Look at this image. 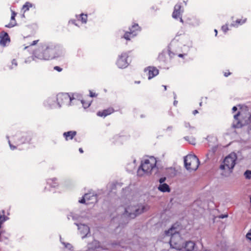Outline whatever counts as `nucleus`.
Returning <instances> with one entry per match:
<instances>
[{"mask_svg": "<svg viewBox=\"0 0 251 251\" xmlns=\"http://www.w3.org/2000/svg\"><path fill=\"white\" fill-rule=\"evenodd\" d=\"M150 206L146 203H137L135 201H130L126 204L124 214L130 218L133 219L137 216L148 211Z\"/></svg>", "mask_w": 251, "mask_h": 251, "instance_id": "obj_1", "label": "nucleus"}, {"mask_svg": "<svg viewBox=\"0 0 251 251\" xmlns=\"http://www.w3.org/2000/svg\"><path fill=\"white\" fill-rule=\"evenodd\" d=\"M166 237H170L169 243L172 248L180 250L183 248V240L174 226L164 231Z\"/></svg>", "mask_w": 251, "mask_h": 251, "instance_id": "obj_2", "label": "nucleus"}, {"mask_svg": "<svg viewBox=\"0 0 251 251\" xmlns=\"http://www.w3.org/2000/svg\"><path fill=\"white\" fill-rule=\"evenodd\" d=\"M156 160L153 156H150L144 158L141 162L140 166L138 170V176L150 175L152 171L155 168Z\"/></svg>", "mask_w": 251, "mask_h": 251, "instance_id": "obj_3", "label": "nucleus"}, {"mask_svg": "<svg viewBox=\"0 0 251 251\" xmlns=\"http://www.w3.org/2000/svg\"><path fill=\"white\" fill-rule=\"evenodd\" d=\"M236 159L237 156L234 153L229 154L225 158L220 167V169L223 171L222 175L227 176L230 174L235 166Z\"/></svg>", "mask_w": 251, "mask_h": 251, "instance_id": "obj_4", "label": "nucleus"}, {"mask_svg": "<svg viewBox=\"0 0 251 251\" xmlns=\"http://www.w3.org/2000/svg\"><path fill=\"white\" fill-rule=\"evenodd\" d=\"M184 161L186 169L189 171H196L200 164L199 159L193 154L187 155Z\"/></svg>", "mask_w": 251, "mask_h": 251, "instance_id": "obj_5", "label": "nucleus"}, {"mask_svg": "<svg viewBox=\"0 0 251 251\" xmlns=\"http://www.w3.org/2000/svg\"><path fill=\"white\" fill-rule=\"evenodd\" d=\"M61 52L58 48L47 47L44 50L43 54H37L35 53V57L40 59L49 60L58 57L59 54H55L56 51Z\"/></svg>", "mask_w": 251, "mask_h": 251, "instance_id": "obj_6", "label": "nucleus"}, {"mask_svg": "<svg viewBox=\"0 0 251 251\" xmlns=\"http://www.w3.org/2000/svg\"><path fill=\"white\" fill-rule=\"evenodd\" d=\"M73 100V98L67 93H60L57 95V100L59 107L63 105H70V102Z\"/></svg>", "mask_w": 251, "mask_h": 251, "instance_id": "obj_7", "label": "nucleus"}, {"mask_svg": "<svg viewBox=\"0 0 251 251\" xmlns=\"http://www.w3.org/2000/svg\"><path fill=\"white\" fill-rule=\"evenodd\" d=\"M184 251H202V245L196 244L192 241H188L185 243Z\"/></svg>", "mask_w": 251, "mask_h": 251, "instance_id": "obj_8", "label": "nucleus"}, {"mask_svg": "<svg viewBox=\"0 0 251 251\" xmlns=\"http://www.w3.org/2000/svg\"><path fill=\"white\" fill-rule=\"evenodd\" d=\"M97 201V198L96 196L91 194H86L83 198L79 201V202L81 203H86L89 204L91 203H93Z\"/></svg>", "mask_w": 251, "mask_h": 251, "instance_id": "obj_9", "label": "nucleus"}, {"mask_svg": "<svg viewBox=\"0 0 251 251\" xmlns=\"http://www.w3.org/2000/svg\"><path fill=\"white\" fill-rule=\"evenodd\" d=\"M128 57V54L126 52L122 53L117 60V64L119 68H124L127 66L128 63L126 58Z\"/></svg>", "mask_w": 251, "mask_h": 251, "instance_id": "obj_10", "label": "nucleus"}, {"mask_svg": "<svg viewBox=\"0 0 251 251\" xmlns=\"http://www.w3.org/2000/svg\"><path fill=\"white\" fill-rule=\"evenodd\" d=\"M244 114V113L242 111H239L237 114L234 115V118L235 120H238V118L239 117L241 122H244L243 124H248L250 121L251 115L249 112H248L245 117Z\"/></svg>", "mask_w": 251, "mask_h": 251, "instance_id": "obj_11", "label": "nucleus"}, {"mask_svg": "<svg viewBox=\"0 0 251 251\" xmlns=\"http://www.w3.org/2000/svg\"><path fill=\"white\" fill-rule=\"evenodd\" d=\"M78 227V229L80 234L82 236V238H84L90 233L89 227L84 224H76Z\"/></svg>", "mask_w": 251, "mask_h": 251, "instance_id": "obj_12", "label": "nucleus"}, {"mask_svg": "<svg viewBox=\"0 0 251 251\" xmlns=\"http://www.w3.org/2000/svg\"><path fill=\"white\" fill-rule=\"evenodd\" d=\"M139 27L137 24L134 25L131 29H130V32H126L124 35V38L127 40H130V37H133L136 35L135 33L136 31L138 30Z\"/></svg>", "mask_w": 251, "mask_h": 251, "instance_id": "obj_13", "label": "nucleus"}, {"mask_svg": "<svg viewBox=\"0 0 251 251\" xmlns=\"http://www.w3.org/2000/svg\"><path fill=\"white\" fill-rule=\"evenodd\" d=\"M182 12V11L181 10V5L179 4H177L175 6L174 11L173 13L172 16L175 19L180 18V22L183 23V20L180 17Z\"/></svg>", "mask_w": 251, "mask_h": 251, "instance_id": "obj_14", "label": "nucleus"}, {"mask_svg": "<svg viewBox=\"0 0 251 251\" xmlns=\"http://www.w3.org/2000/svg\"><path fill=\"white\" fill-rule=\"evenodd\" d=\"M100 249H102L100 243L97 240H94L88 244V250L86 251H93Z\"/></svg>", "mask_w": 251, "mask_h": 251, "instance_id": "obj_15", "label": "nucleus"}, {"mask_svg": "<svg viewBox=\"0 0 251 251\" xmlns=\"http://www.w3.org/2000/svg\"><path fill=\"white\" fill-rule=\"evenodd\" d=\"M145 72H148L149 79H151L158 74V70L153 67H149L145 69Z\"/></svg>", "mask_w": 251, "mask_h": 251, "instance_id": "obj_16", "label": "nucleus"}, {"mask_svg": "<svg viewBox=\"0 0 251 251\" xmlns=\"http://www.w3.org/2000/svg\"><path fill=\"white\" fill-rule=\"evenodd\" d=\"M114 109L112 108H109L107 109L103 110L102 111H99L97 113V115L100 117H106L112 113Z\"/></svg>", "mask_w": 251, "mask_h": 251, "instance_id": "obj_17", "label": "nucleus"}, {"mask_svg": "<svg viewBox=\"0 0 251 251\" xmlns=\"http://www.w3.org/2000/svg\"><path fill=\"white\" fill-rule=\"evenodd\" d=\"M9 42L10 39L8 34L7 33H4L3 36L1 37L0 40V45H2L3 46H5L7 43H9Z\"/></svg>", "mask_w": 251, "mask_h": 251, "instance_id": "obj_18", "label": "nucleus"}, {"mask_svg": "<svg viewBox=\"0 0 251 251\" xmlns=\"http://www.w3.org/2000/svg\"><path fill=\"white\" fill-rule=\"evenodd\" d=\"M158 189L162 192H170V189L168 184L166 183H163L160 184L158 187Z\"/></svg>", "mask_w": 251, "mask_h": 251, "instance_id": "obj_19", "label": "nucleus"}, {"mask_svg": "<svg viewBox=\"0 0 251 251\" xmlns=\"http://www.w3.org/2000/svg\"><path fill=\"white\" fill-rule=\"evenodd\" d=\"M75 135L76 132L73 131L64 132L63 134V135L65 137L66 140H68L69 139H72Z\"/></svg>", "mask_w": 251, "mask_h": 251, "instance_id": "obj_20", "label": "nucleus"}, {"mask_svg": "<svg viewBox=\"0 0 251 251\" xmlns=\"http://www.w3.org/2000/svg\"><path fill=\"white\" fill-rule=\"evenodd\" d=\"M32 6V4L29 2H26L23 6V10L24 12L29 10V8Z\"/></svg>", "mask_w": 251, "mask_h": 251, "instance_id": "obj_21", "label": "nucleus"}, {"mask_svg": "<svg viewBox=\"0 0 251 251\" xmlns=\"http://www.w3.org/2000/svg\"><path fill=\"white\" fill-rule=\"evenodd\" d=\"M245 178L246 179H250L251 178V170H247L244 174Z\"/></svg>", "mask_w": 251, "mask_h": 251, "instance_id": "obj_22", "label": "nucleus"}, {"mask_svg": "<svg viewBox=\"0 0 251 251\" xmlns=\"http://www.w3.org/2000/svg\"><path fill=\"white\" fill-rule=\"evenodd\" d=\"M216 147H214L212 149V150L210 151L206 155L208 158H209V156H210L211 157L214 154L215 152L216 151Z\"/></svg>", "mask_w": 251, "mask_h": 251, "instance_id": "obj_23", "label": "nucleus"}, {"mask_svg": "<svg viewBox=\"0 0 251 251\" xmlns=\"http://www.w3.org/2000/svg\"><path fill=\"white\" fill-rule=\"evenodd\" d=\"M80 17H81V20L82 22L83 23H86V21H87V15L81 14Z\"/></svg>", "mask_w": 251, "mask_h": 251, "instance_id": "obj_24", "label": "nucleus"}, {"mask_svg": "<svg viewBox=\"0 0 251 251\" xmlns=\"http://www.w3.org/2000/svg\"><path fill=\"white\" fill-rule=\"evenodd\" d=\"M81 103L84 108L88 107L90 105V102L89 101L85 102L83 100H81Z\"/></svg>", "mask_w": 251, "mask_h": 251, "instance_id": "obj_25", "label": "nucleus"}, {"mask_svg": "<svg viewBox=\"0 0 251 251\" xmlns=\"http://www.w3.org/2000/svg\"><path fill=\"white\" fill-rule=\"evenodd\" d=\"M62 244L65 246V247L66 248H67L69 250H71L73 248V246L70 243H65L62 242Z\"/></svg>", "mask_w": 251, "mask_h": 251, "instance_id": "obj_26", "label": "nucleus"}, {"mask_svg": "<svg viewBox=\"0 0 251 251\" xmlns=\"http://www.w3.org/2000/svg\"><path fill=\"white\" fill-rule=\"evenodd\" d=\"M6 233H5V231L4 230H1L0 231V238H7V237L6 236H5L4 234H5Z\"/></svg>", "mask_w": 251, "mask_h": 251, "instance_id": "obj_27", "label": "nucleus"}, {"mask_svg": "<svg viewBox=\"0 0 251 251\" xmlns=\"http://www.w3.org/2000/svg\"><path fill=\"white\" fill-rule=\"evenodd\" d=\"M246 237L248 240H249L250 241H251V229L249 230L248 233L246 234Z\"/></svg>", "mask_w": 251, "mask_h": 251, "instance_id": "obj_28", "label": "nucleus"}, {"mask_svg": "<svg viewBox=\"0 0 251 251\" xmlns=\"http://www.w3.org/2000/svg\"><path fill=\"white\" fill-rule=\"evenodd\" d=\"M222 30H223V31L224 32H226L228 30V27H227V25H223L222 27Z\"/></svg>", "mask_w": 251, "mask_h": 251, "instance_id": "obj_29", "label": "nucleus"}, {"mask_svg": "<svg viewBox=\"0 0 251 251\" xmlns=\"http://www.w3.org/2000/svg\"><path fill=\"white\" fill-rule=\"evenodd\" d=\"M166 180V177H161L159 179V181L160 182V184L164 183V181Z\"/></svg>", "mask_w": 251, "mask_h": 251, "instance_id": "obj_30", "label": "nucleus"}, {"mask_svg": "<svg viewBox=\"0 0 251 251\" xmlns=\"http://www.w3.org/2000/svg\"><path fill=\"white\" fill-rule=\"evenodd\" d=\"M15 25V22H14V23H10L7 25H6L5 26L6 27H12L13 26H14Z\"/></svg>", "mask_w": 251, "mask_h": 251, "instance_id": "obj_31", "label": "nucleus"}, {"mask_svg": "<svg viewBox=\"0 0 251 251\" xmlns=\"http://www.w3.org/2000/svg\"><path fill=\"white\" fill-rule=\"evenodd\" d=\"M54 69L58 71V72H61L62 71V69L61 68H60L58 66H55L54 67Z\"/></svg>", "mask_w": 251, "mask_h": 251, "instance_id": "obj_32", "label": "nucleus"}, {"mask_svg": "<svg viewBox=\"0 0 251 251\" xmlns=\"http://www.w3.org/2000/svg\"><path fill=\"white\" fill-rule=\"evenodd\" d=\"M246 22V19L244 20L243 21H242L241 20H237L236 23L238 24H243Z\"/></svg>", "mask_w": 251, "mask_h": 251, "instance_id": "obj_33", "label": "nucleus"}, {"mask_svg": "<svg viewBox=\"0 0 251 251\" xmlns=\"http://www.w3.org/2000/svg\"><path fill=\"white\" fill-rule=\"evenodd\" d=\"M38 40L33 41V42L30 44V46H34L36 45L38 42Z\"/></svg>", "mask_w": 251, "mask_h": 251, "instance_id": "obj_34", "label": "nucleus"}, {"mask_svg": "<svg viewBox=\"0 0 251 251\" xmlns=\"http://www.w3.org/2000/svg\"><path fill=\"white\" fill-rule=\"evenodd\" d=\"M90 97H96L97 96V95L95 93H93L92 92H90Z\"/></svg>", "mask_w": 251, "mask_h": 251, "instance_id": "obj_35", "label": "nucleus"}, {"mask_svg": "<svg viewBox=\"0 0 251 251\" xmlns=\"http://www.w3.org/2000/svg\"><path fill=\"white\" fill-rule=\"evenodd\" d=\"M9 146H10V147L11 150H14L16 148V147L15 146H12L10 144V141H9Z\"/></svg>", "mask_w": 251, "mask_h": 251, "instance_id": "obj_36", "label": "nucleus"}, {"mask_svg": "<svg viewBox=\"0 0 251 251\" xmlns=\"http://www.w3.org/2000/svg\"><path fill=\"white\" fill-rule=\"evenodd\" d=\"M15 14L14 13V12H13L12 13V15L11 16V19L12 20H15Z\"/></svg>", "mask_w": 251, "mask_h": 251, "instance_id": "obj_37", "label": "nucleus"}, {"mask_svg": "<svg viewBox=\"0 0 251 251\" xmlns=\"http://www.w3.org/2000/svg\"><path fill=\"white\" fill-rule=\"evenodd\" d=\"M12 64H14L16 66L17 65V62H16V61L15 59H13L12 60Z\"/></svg>", "mask_w": 251, "mask_h": 251, "instance_id": "obj_38", "label": "nucleus"}, {"mask_svg": "<svg viewBox=\"0 0 251 251\" xmlns=\"http://www.w3.org/2000/svg\"><path fill=\"white\" fill-rule=\"evenodd\" d=\"M237 107L236 106H234L232 108V111H233V112H235L237 110Z\"/></svg>", "mask_w": 251, "mask_h": 251, "instance_id": "obj_39", "label": "nucleus"}, {"mask_svg": "<svg viewBox=\"0 0 251 251\" xmlns=\"http://www.w3.org/2000/svg\"><path fill=\"white\" fill-rule=\"evenodd\" d=\"M229 75H230V73H225V74H224V75H225V76H228Z\"/></svg>", "mask_w": 251, "mask_h": 251, "instance_id": "obj_40", "label": "nucleus"}, {"mask_svg": "<svg viewBox=\"0 0 251 251\" xmlns=\"http://www.w3.org/2000/svg\"><path fill=\"white\" fill-rule=\"evenodd\" d=\"M227 215H222V216H221L220 217L221 218H224L225 217H227Z\"/></svg>", "mask_w": 251, "mask_h": 251, "instance_id": "obj_41", "label": "nucleus"}, {"mask_svg": "<svg viewBox=\"0 0 251 251\" xmlns=\"http://www.w3.org/2000/svg\"><path fill=\"white\" fill-rule=\"evenodd\" d=\"M79 151L80 153H83V150L81 149V148H79Z\"/></svg>", "mask_w": 251, "mask_h": 251, "instance_id": "obj_42", "label": "nucleus"}, {"mask_svg": "<svg viewBox=\"0 0 251 251\" xmlns=\"http://www.w3.org/2000/svg\"><path fill=\"white\" fill-rule=\"evenodd\" d=\"M198 113V111L197 110H195L194 111H193V114L195 115L197 113Z\"/></svg>", "mask_w": 251, "mask_h": 251, "instance_id": "obj_43", "label": "nucleus"}, {"mask_svg": "<svg viewBox=\"0 0 251 251\" xmlns=\"http://www.w3.org/2000/svg\"><path fill=\"white\" fill-rule=\"evenodd\" d=\"M185 126L186 127H188V126H190V125L189 123H186L185 124Z\"/></svg>", "mask_w": 251, "mask_h": 251, "instance_id": "obj_44", "label": "nucleus"}, {"mask_svg": "<svg viewBox=\"0 0 251 251\" xmlns=\"http://www.w3.org/2000/svg\"><path fill=\"white\" fill-rule=\"evenodd\" d=\"M163 86L164 87L165 90H167V86H165V85H163Z\"/></svg>", "mask_w": 251, "mask_h": 251, "instance_id": "obj_45", "label": "nucleus"}, {"mask_svg": "<svg viewBox=\"0 0 251 251\" xmlns=\"http://www.w3.org/2000/svg\"><path fill=\"white\" fill-rule=\"evenodd\" d=\"M182 56H183V54H179L178 55V56H179V57H182Z\"/></svg>", "mask_w": 251, "mask_h": 251, "instance_id": "obj_46", "label": "nucleus"}, {"mask_svg": "<svg viewBox=\"0 0 251 251\" xmlns=\"http://www.w3.org/2000/svg\"><path fill=\"white\" fill-rule=\"evenodd\" d=\"M194 140H193V139H192V141H190V142L191 144H194Z\"/></svg>", "mask_w": 251, "mask_h": 251, "instance_id": "obj_47", "label": "nucleus"}, {"mask_svg": "<svg viewBox=\"0 0 251 251\" xmlns=\"http://www.w3.org/2000/svg\"><path fill=\"white\" fill-rule=\"evenodd\" d=\"M214 31L216 33V35H217V30L216 29H215Z\"/></svg>", "mask_w": 251, "mask_h": 251, "instance_id": "obj_48", "label": "nucleus"}, {"mask_svg": "<svg viewBox=\"0 0 251 251\" xmlns=\"http://www.w3.org/2000/svg\"><path fill=\"white\" fill-rule=\"evenodd\" d=\"M176 103H177V101L175 100V101H174V105H176Z\"/></svg>", "mask_w": 251, "mask_h": 251, "instance_id": "obj_49", "label": "nucleus"}, {"mask_svg": "<svg viewBox=\"0 0 251 251\" xmlns=\"http://www.w3.org/2000/svg\"><path fill=\"white\" fill-rule=\"evenodd\" d=\"M250 203L251 204V196L250 197Z\"/></svg>", "mask_w": 251, "mask_h": 251, "instance_id": "obj_50", "label": "nucleus"}, {"mask_svg": "<svg viewBox=\"0 0 251 251\" xmlns=\"http://www.w3.org/2000/svg\"><path fill=\"white\" fill-rule=\"evenodd\" d=\"M202 251H210L208 250H203Z\"/></svg>", "mask_w": 251, "mask_h": 251, "instance_id": "obj_51", "label": "nucleus"}, {"mask_svg": "<svg viewBox=\"0 0 251 251\" xmlns=\"http://www.w3.org/2000/svg\"><path fill=\"white\" fill-rule=\"evenodd\" d=\"M201 103H202V102H201L200 103V106H201Z\"/></svg>", "mask_w": 251, "mask_h": 251, "instance_id": "obj_52", "label": "nucleus"}, {"mask_svg": "<svg viewBox=\"0 0 251 251\" xmlns=\"http://www.w3.org/2000/svg\"><path fill=\"white\" fill-rule=\"evenodd\" d=\"M250 251H251V250Z\"/></svg>", "mask_w": 251, "mask_h": 251, "instance_id": "obj_53", "label": "nucleus"}]
</instances>
